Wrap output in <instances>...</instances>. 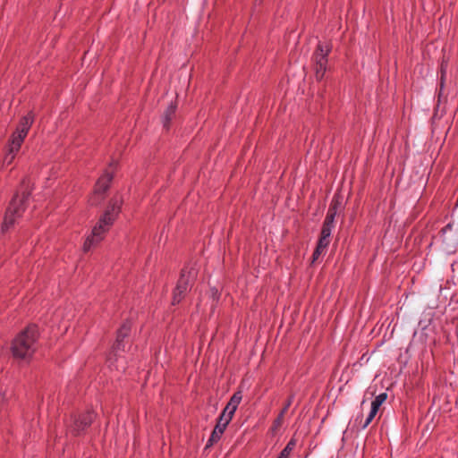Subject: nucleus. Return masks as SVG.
I'll list each match as a JSON object with an SVG mask.
<instances>
[{
	"label": "nucleus",
	"mask_w": 458,
	"mask_h": 458,
	"mask_svg": "<svg viewBox=\"0 0 458 458\" xmlns=\"http://www.w3.org/2000/svg\"><path fill=\"white\" fill-rule=\"evenodd\" d=\"M34 120L35 114L33 111H30L27 114L23 115L20 119L15 131L10 136L5 147L3 159L4 165H10L13 162L21 149L24 140L29 133L31 125L34 123Z\"/></svg>",
	"instance_id": "1"
},
{
	"label": "nucleus",
	"mask_w": 458,
	"mask_h": 458,
	"mask_svg": "<svg viewBox=\"0 0 458 458\" xmlns=\"http://www.w3.org/2000/svg\"><path fill=\"white\" fill-rule=\"evenodd\" d=\"M120 206L117 202L111 203L106 212L100 216L98 222L93 227L91 233L86 238L83 244V250L89 251L91 248L98 245L104 238L106 233L113 225L119 213Z\"/></svg>",
	"instance_id": "2"
},
{
	"label": "nucleus",
	"mask_w": 458,
	"mask_h": 458,
	"mask_svg": "<svg viewBox=\"0 0 458 458\" xmlns=\"http://www.w3.org/2000/svg\"><path fill=\"white\" fill-rule=\"evenodd\" d=\"M38 327L36 325L28 326L13 341L12 352L15 358L29 359L38 348Z\"/></svg>",
	"instance_id": "3"
},
{
	"label": "nucleus",
	"mask_w": 458,
	"mask_h": 458,
	"mask_svg": "<svg viewBox=\"0 0 458 458\" xmlns=\"http://www.w3.org/2000/svg\"><path fill=\"white\" fill-rule=\"evenodd\" d=\"M30 192L23 191L17 192L12 199L4 218L2 232H7L15 223L16 219L21 217L25 210V201L28 199Z\"/></svg>",
	"instance_id": "4"
},
{
	"label": "nucleus",
	"mask_w": 458,
	"mask_h": 458,
	"mask_svg": "<svg viewBox=\"0 0 458 458\" xmlns=\"http://www.w3.org/2000/svg\"><path fill=\"white\" fill-rule=\"evenodd\" d=\"M196 277V271L193 268L185 267L182 270L180 278L174 291L173 304H178L185 296L192 285Z\"/></svg>",
	"instance_id": "5"
},
{
	"label": "nucleus",
	"mask_w": 458,
	"mask_h": 458,
	"mask_svg": "<svg viewBox=\"0 0 458 458\" xmlns=\"http://www.w3.org/2000/svg\"><path fill=\"white\" fill-rule=\"evenodd\" d=\"M96 414L93 411H87L83 413L76 415L72 418V421L68 426L69 431L74 435L79 436L89 428L95 420Z\"/></svg>",
	"instance_id": "6"
},
{
	"label": "nucleus",
	"mask_w": 458,
	"mask_h": 458,
	"mask_svg": "<svg viewBox=\"0 0 458 458\" xmlns=\"http://www.w3.org/2000/svg\"><path fill=\"white\" fill-rule=\"evenodd\" d=\"M330 52V48L324 47L322 44H318L317 49L313 55L315 76L318 81L324 78L327 71V55Z\"/></svg>",
	"instance_id": "7"
},
{
	"label": "nucleus",
	"mask_w": 458,
	"mask_h": 458,
	"mask_svg": "<svg viewBox=\"0 0 458 458\" xmlns=\"http://www.w3.org/2000/svg\"><path fill=\"white\" fill-rule=\"evenodd\" d=\"M112 179L113 174L108 171H106L104 174L98 178L95 185L94 193L89 199L91 205H98L103 200L104 194L107 191Z\"/></svg>",
	"instance_id": "8"
},
{
	"label": "nucleus",
	"mask_w": 458,
	"mask_h": 458,
	"mask_svg": "<svg viewBox=\"0 0 458 458\" xmlns=\"http://www.w3.org/2000/svg\"><path fill=\"white\" fill-rule=\"evenodd\" d=\"M230 415H226L225 413H221L217 419L216 425L215 426L211 436L208 441L207 447L212 446L214 444L217 443L223 433L225 432L227 425L232 420Z\"/></svg>",
	"instance_id": "9"
},
{
	"label": "nucleus",
	"mask_w": 458,
	"mask_h": 458,
	"mask_svg": "<svg viewBox=\"0 0 458 458\" xmlns=\"http://www.w3.org/2000/svg\"><path fill=\"white\" fill-rule=\"evenodd\" d=\"M337 213V205L334 201L329 206L327 216L322 225L320 236L330 238L332 230L335 227V217Z\"/></svg>",
	"instance_id": "10"
},
{
	"label": "nucleus",
	"mask_w": 458,
	"mask_h": 458,
	"mask_svg": "<svg viewBox=\"0 0 458 458\" xmlns=\"http://www.w3.org/2000/svg\"><path fill=\"white\" fill-rule=\"evenodd\" d=\"M386 398H387L386 393H381L377 396L375 397V399L371 403L370 411H369L364 424L362 425V428H367L370 424V422L373 420V419L377 415L380 406L386 400Z\"/></svg>",
	"instance_id": "11"
},
{
	"label": "nucleus",
	"mask_w": 458,
	"mask_h": 458,
	"mask_svg": "<svg viewBox=\"0 0 458 458\" xmlns=\"http://www.w3.org/2000/svg\"><path fill=\"white\" fill-rule=\"evenodd\" d=\"M131 332V324L129 322H125L122 325V327L117 331L116 341L113 346V352H116L120 350H124V344H123V339L129 335Z\"/></svg>",
	"instance_id": "12"
},
{
	"label": "nucleus",
	"mask_w": 458,
	"mask_h": 458,
	"mask_svg": "<svg viewBox=\"0 0 458 458\" xmlns=\"http://www.w3.org/2000/svg\"><path fill=\"white\" fill-rule=\"evenodd\" d=\"M293 401V395L289 396V398L285 402L283 409L281 410L280 413L273 421V424L270 428V430L273 434L276 433L279 430V428L282 427V425L284 423V415L287 412L289 407L291 406Z\"/></svg>",
	"instance_id": "13"
},
{
	"label": "nucleus",
	"mask_w": 458,
	"mask_h": 458,
	"mask_svg": "<svg viewBox=\"0 0 458 458\" xmlns=\"http://www.w3.org/2000/svg\"><path fill=\"white\" fill-rule=\"evenodd\" d=\"M242 399V392L241 391L235 392L230 398L228 403L226 404V406L225 407V409L223 410L222 412L225 413L226 415H230L231 418H233Z\"/></svg>",
	"instance_id": "14"
},
{
	"label": "nucleus",
	"mask_w": 458,
	"mask_h": 458,
	"mask_svg": "<svg viewBox=\"0 0 458 458\" xmlns=\"http://www.w3.org/2000/svg\"><path fill=\"white\" fill-rule=\"evenodd\" d=\"M176 111V105L173 102L169 104L163 115V125L165 128H169V123L174 118Z\"/></svg>",
	"instance_id": "15"
},
{
	"label": "nucleus",
	"mask_w": 458,
	"mask_h": 458,
	"mask_svg": "<svg viewBox=\"0 0 458 458\" xmlns=\"http://www.w3.org/2000/svg\"><path fill=\"white\" fill-rule=\"evenodd\" d=\"M295 445H296L295 440L291 439L287 443L286 446L281 451L278 458H288L291 452L293 450Z\"/></svg>",
	"instance_id": "16"
},
{
	"label": "nucleus",
	"mask_w": 458,
	"mask_h": 458,
	"mask_svg": "<svg viewBox=\"0 0 458 458\" xmlns=\"http://www.w3.org/2000/svg\"><path fill=\"white\" fill-rule=\"evenodd\" d=\"M329 243H330V238L319 236L317 247L318 248V250H323L326 251Z\"/></svg>",
	"instance_id": "17"
},
{
	"label": "nucleus",
	"mask_w": 458,
	"mask_h": 458,
	"mask_svg": "<svg viewBox=\"0 0 458 458\" xmlns=\"http://www.w3.org/2000/svg\"><path fill=\"white\" fill-rule=\"evenodd\" d=\"M324 252H325V250H318V247H316V249H315V250H314V252H313V254H312V262H313V263H314V262H316V261L318 259V258L320 257V255H321L322 253H324Z\"/></svg>",
	"instance_id": "18"
}]
</instances>
